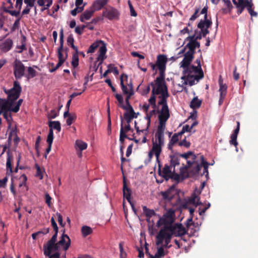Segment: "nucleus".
I'll return each instance as SVG.
<instances>
[{
  "label": "nucleus",
  "mask_w": 258,
  "mask_h": 258,
  "mask_svg": "<svg viewBox=\"0 0 258 258\" xmlns=\"http://www.w3.org/2000/svg\"><path fill=\"white\" fill-rule=\"evenodd\" d=\"M108 68L110 69L111 72H113L115 75H118L119 74L117 68L114 66L112 64H109L108 66Z\"/></svg>",
  "instance_id": "nucleus-62"
},
{
  "label": "nucleus",
  "mask_w": 258,
  "mask_h": 258,
  "mask_svg": "<svg viewBox=\"0 0 258 258\" xmlns=\"http://www.w3.org/2000/svg\"><path fill=\"white\" fill-rule=\"evenodd\" d=\"M134 114H135V113H133L132 114V113H131L125 112L123 114L124 119L125 120V121H126L127 123H128V124L130 123L132 121V120L133 118H137V116H134Z\"/></svg>",
  "instance_id": "nucleus-45"
},
{
  "label": "nucleus",
  "mask_w": 258,
  "mask_h": 258,
  "mask_svg": "<svg viewBox=\"0 0 258 258\" xmlns=\"http://www.w3.org/2000/svg\"><path fill=\"white\" fill-rule=\"evenodd\" d=\"M44 247L45 248L44 252V254L46 256H48L49 258H60V253L58 252H56L52 254H51V252L48 254V243H47L46 246L44 245Z\"/></svg>",
  "instance_id": "nucleus-41"
},
{
  "label": "nucleus",
  "mask_w": 258,
  "mask_h": 258,
  "mask_svg": "<svg viewBox=\"0 0 258 258\" xmlns=\"http://www.w3.org/2000/svg\"><path fill=\"white\" fill-rule=\"evenodd\" d=\"M64 232V231H63ZM57 238H56L52 243H50V240L47 242L48 243V254H49L52 250L56 251L60 249V246L63 247L64 250H67L71 245V239L69 236L64 233L60 238V240L56 243Z\"/></svg>",
  "instance_id": "nucleus-4"
},
{
  "label": "nucleus",
  "mask_w": 258,
  "mask_h": 258,
  "mask_svg": "<svg viewBox=\"0 0 258 258\" xmlns=\"http://www.w3.org/2000/svg\"><path fill=\"white\" fill-rule=\"evenodd\" d=\"M168 223V221L163 216L162 218H160L159 220L157 222V226L159 227L162 225H163V227L161 229H164L165 227H168L169 225H171Z\"/></svg>",
  "instance_id": "nucleus-38"
},
{
  "label": "nucleus",
  "mask_w": 258,
  "mask_h": 258,
  "mask_svg": "<svg viewBox=\"0 0 258 258\" xmlns=\"http://www.w3.org/2000/svg\"><path fill=\"white\" fill-rule=\"evenodd\" d=\"M194 54L195 53L192 51H190L189 49L184 54L183 59L180 62V67L184 69L183 76H185L188 74L187 71H189L190 66V64L194 58Z\"/></svg>",
  "instance_id": "nucleus-8"
},
{
  "label": "nucleus",
  "mask_w": 258,
  "mask_h": 258,
  "mask_svg": "<svg viewBox=\"0 0 258 258\" xmlns=\"http://www.w3.org/2000/svg\"><path fill=\"white\" fill-rule=\"evenodd\" d=\"M124 77L126 79H127V76L125 74H122L120 77V86L121 87V89L122 90V92L123 94H130V90H128L126 86H125L123 83V78Z\"/></svg>",
  "instance_id": "nucleus-32"
},
{
  "label": "nucleus",
  "mask_w": 258,
  "mask_h": 258,
  "mask_svg": "<svg viewBox=\"0 0 258 258\" xmlns=\"http://www.w3.org/2000/svg\"><path fill=\"white\" fill-rule=\"evenodd\" d=\"M122 190L123 198H125L127 202H130V200H131L132 190L127 186L125 177H123Z\"/></svg>",
  "instance_id": "nucleus-18"
},
{
  "label": "nucleus",
  "mask_w": 258,
  "mask_h": 258,
  "mask_svg": "<svg viewBox=\"0 0 258 258\" xmlns=\"http://www.w3.org/2000/svg\"><path fill=\"white\" fill-rule=\"evenodd\" d=\"M103 15L110 20L118 19L119 13L118 11L111 7L109 10H106L103 12Z\"/></svg>",
  "instance_id": "nucleus-16"
},
{
  "label": "nucleus",
  "mask_w": 258,
  "mask_h": 258,
  "mask_svg": "<svg viewBox=\"0 0 258 258\" xmlns=\"http://www.w3.org/2000/svg\"><path fill=\"white\" fill-rule=\"evenodd\" d=\"M202 100L198 99V96L194 97L190 103V107L192 109H197L201 107Z\"/></svg>",
  "instance_id": "nucleus-27"
},
{
  "label": "nucleus",
  "mask_w": 258,
  "mask_h": 258,
  "mask_svg": "<svg viewBox=\"0 0 258 258\" xmlns=\"http://www.w3.org/2000/svg\"><path fill=\"white\" fill-rule=\"evenodd\" d=\"M53 140V132L51 130H49V133L47 138V143L48 145H52Z\"/></svg>",
  "instance_id": "nucleus-54"
},
{
  "label": "nucleus",
  "mask_w": 258,
  "mask_h": 258,
  "mask_svg": "<svg viewBox=\"0 0 258 258\" xmlns=\"http://www.w3.org/2000/svg\"><path fill=\"white\" fill-rule=\"evenodd\" d=\"M13 44V42L12 40L11 39L8 38L0 45V49L2 51L7 52L12 48Z\"/></svg>",
  "instance_id": "nucleus-17"
},
{
  "label": "nucleus",
  "mask_w": 258,
  "mask_h": 258,
  "mask_svg": "<svg viewBox=\"0 0 258 258\" xmlns=\"http://www.w3.org/2000/svg\"><path fill=\"white\" fill-rule=\"evenodd\" d=\"M7 158L6 163V168L7 170V173L9 172V174H11L13 172L12 161L13 159V156L12 153L9 151L7 152Z\"/></svg>",
  "instance_id": "nucleus-23"
},
{
  "label": "nucleus",
  "mask_w": 258,
  "mask_h": 258,
  "mask_svg": "<svg viewBox=\"0 0 258 258\" xmlns=\"http://www.w3.org/2000/svg\"><path fill=\"white\" fill-rule=\"evenodd\" d=\"M200 158L202 160V164L203 167H204V173H207V174H208V168L209 163H208V162L205 161L204 157L203 155H200Z\"/></svg>",
  "instance_id": "nucleus-49"
},
{
  "label": "nucleus",
  "mask_w": 258,
  "mask_h": 258,
  "mask_svg": "<svg viewBox=\"0 0 258 258\" xmlns=\"http://www.w3.org/2000/svg\"><path fill=\"white\" fill-rule=\"evenodd\" d=\"M237 136L231 135L230 137V140L229 141L231 145H234L236 148L238 145V142H237Z\"/></svg>",
  "instance_id": "nucleus-58"
},
{
  "label": "nucleus",
  "mask_w": 258,
  "mask_h": 258,
  "mask_svg": "<svg viewBox=\"0 0 258 258\" xmlns=\"http://www.w3.org/2000/svg\"><path fill=\"white\" fill-rule=\"evenodd\" d=\"M143 210L144 214L147 217V221H149L152 216L156 215L154 210L148 209L146 206H144L143 207Z\"/></svg>",
  "instance_id": "nucleus-30"
},
{
  "label": "nucleus",
  "mask_w": 258,
  "mask_h": 258,
  "mask_svg": "<svg viewBox=\"0 0 258 258\" xmlns=\"http://www.w3.org/2000/svg\"><path fill=\"white\" fill-rule=\"evenodd\" d=\"M179 146H183L186 148H188L190 146V143L186 141V137L184 139L178 143Z\"/></svg>",
  "instance_id": "nucleus-57"
},
{
  "label": "nucleus",
  "mask_w": 258,
  "mask_h": 258,
  "mask_svg": "<svg viewBox=\"0 0 258 258\" xmlns=\"http://www.w3.org/2000/svg\"><path fill=\"white\" fill-rule=\"evenodd\" d=\"M165 75H159L154 82L150 83L152 87L151 96L148 100L153 108L157 107L156 104V95L168 91V88L165 82Z\"/></svg>",
  "instance_id": "nucleus-2"
},
{
  "label": "nucleus",
  "mask_w": 258,
  "mask_h": 258,
  "mask_svg": "<svg viewBox=\"0 0 258 258\" xmlns=\"http://www.w3.org/2000/svg\"><path fill=\"white\" fill-rule=\"evenodd\" d=\"M167 58L164 54H159L157 57L156 65L159 71V75H165Z\"/></svg>",
  "instance_id": "nucleus-12"
},
{
  "label": "nucleus",
  "mask_w": 258,
  "mask_h": 258,
  "mask_svg": "<svg viewBox=\"0 0 258 258\" xmlns=\"http://www.w3.org/2000/svg\"><path fill=\"white\" fill-rule=\"evenodd\" d=\"M58 113L54 109H52L48 114V118L49 119H53L58 116Z\"/></svg>",
  "instance_id": "nucleus-61"
},
{
  "label": "nucleus",
  "mask_w": 258,
  "mask_h": 258,
  "mask_svg": "<svg viewBox=\"0 0 258 258\" xmlns=\"http://www.w3.org/2000/svg\"><path fill=\"white\" fill-rule=\"evenodd\" d=\"M93 232L92 229L88 226H83L81 228V233L83 237H86Z\"/></svg>",
  "instance_id": "nucleus-35"
},
{
  "label": "nucleus",
  "mask_w": 258,
  "mask_h": 258,
  "mask_svg": "<svg viewBox=\"0 0 258 258\" xmlns=\"http://www.w3.org/2000/svg\"><path fill=\"white\" fill-rule=\"evenodd\" d=\"M77 116L76 114H73L68 117L67 119V124L68 125H71L76 119Z\"/></svg>",
  "instance_id": "nucleus-56"
},
{
  "label": "nucleus",
  "mask_w": 258,
  "mask_h": 258,
  "mask_svg": "<svg viewBox=\"0 0 258 258\" xmlns=\"http://www.w3.org/2000/svg\"><path fill=\"white\" fill-rule=\"evenodd\" d=\"M23 102V100L22 99H19L18 101L16 103L15 106L14 107H13V106H12L11 111L15 113L18 112L20 110V107Z\"/></svg>",
  "instance_id": "nucleus-47"
},
{
  "label": "nucleus",
  "mask_w": 258,
  "mask_h": 258,
  "mask_svg": "<svg viewBox=\"0 0 258 258\" xmlns=\"http://www.w3.org/2000/svg\"><path fill=\"white\" fill-rule=\"evenodd\" d=\"M75 145L76 148H78L80 151H82L87 148V144L81 140H77Z\"/></svg>",
  "instance_id": "nucleus-40"
},
{
  "label": "nucleus",
  "mask_w": 258,
  "mask_h": 258,
  "mask_svg": "<svg viewBox=\"0 0 258 258\" xmlns=\"http://www.w3.org/2000/svg\"><path fill=\"white\" fill-rule=\"evenodd\" d=\"M4 92L8 95L7 99L0 98V103L3 104V107L6 108L7 105L13 106L14 102L17 100L20 96L22 92V87L18 81L14 82L13 87L10 89H4Z\"/></svg>",
  "instance_id": "nucleus-3"
},
{
  "label": "nucleus",
  "mask_w": 258,
  "mask_h": 258,
  "mask_svg": "<svg viewBox=\"0 0 258 258\" xmlns=\"http://www.w3.org/2000/svg\"><path fill=\"white\" fill-rule=\"evenodd\" d=\"M13 138V141L15 145H17L20 141V138L17 136L16 127L12 128L9 135L8 141H10Z\"/></svg>",
  "instance_id": "nucleus-22"
},
{
  "label": "nucleus",
  "mask_w": 258,
  "mask_h": 258,
  "mask_svg": "<svg viewBox=\"0 0 258 258\" xmlns=\"http://www.w3.org/2000/svg\"><path fill=\"white\" fill-rule=\"evenodd\" d=\"M253 6V4L251 3L250 6H249L248 8H247V11H248L249 13L251 15V17H256L257 16V14L256 12H254L252 9V7Z\"/></svg>",
  "instance_id": "nucleus-64"
},
{
  "label": "nucleus",
  "mask_w": 258,
  "mask_h": 258,
  "mask_svg": "<svg viewBox=\"0 0 258 258\" xmlns=\"http://www.w3.org/2000/svg\"><path fill=\"white\" fill-rule=\"evenodd\" d=\"M186 47H188V49L190 50V51H192L195 53H196V49L197 48H200V43L198 41H196L191 44L186 45Z\"/></svg>",
  "instance_id": "nucleus-44"
},
{
  "label": "nucleus",
  "mask_w": 258,
  "mask_h": 258,
  "mask_svg": "<svg viewBox=\"0 0 258 258\" xmlns=\"http://www.w3.org/2000/svg\"><path fill=\"white\" fill-rule=\"evenodd\" d=\"M26 37L23 35L21 39V45H18L16 47V48L18 49V50L17 51V52L21 53L24 50H26L27 48L26 46Z\"/></svg>",
  "instance_id": "nucleus-33"
},
{
  "label": "nucleus",
  "mask_w": 258,
  "mask_h": 258,
  "mask_svg": "<svg viewBox=\"0 0 258 258\" xmlns=\"http://www.w3.org/2000/svg\"><path fill=\"white\" fill-rule=\"evenodd\" d=\"M212 24V22L210 20L208 21L201 20L200 22L198 24V27L199 28H204L205 26H206L207 28H209L211 27Z\"/></svg>",
  "instance_id": "nucleus-42"
},
{
  "label": "nucleus",
  "mask_w": 258,
  "mask_h": 258,
  "mask_svg": "<svg viewBox=\"0 0 258 258\" xmlns=\"http://www.w3.org/2000/svg\"><path fill=\"white\" fill-rule=\"evenodd\" d=\"M172 235L167 231V230L164 228V229H161L156 236V244L157 245L162 244L164 240H165V243L161 246H163V247L166 248H169L171 247V245H169V243L171 241V239Z\"/></svg>",
  "instance_id": "nucleus-6"
},
{
  "label": "nucleus",
  "mask_w": 258,
  "mask_h": 258,
  "mask_svg": "<svg viewBox=\"0 0 258 258\" xmlns=\"http://www.w3.org/2000/svg\"><path fill=\"white\" fill-rule=\"evenodd\" d=\"M121 121H122V118L121 117ZM127 138L126 134H125L124 132L123 131V123L122 122L121 123L120 135H119V141L121 144H123L124 141V139Z\"/></svg>",
  "instance_id": "nucleus-43"
},
{
  "label": "nucleus",
  "mask_w": 258,
  "mask_h": 258,
  "mask_svg": "<svg viewBox=\"0 0 258 258\" xmlns=\"http://www.w3.org/2000/svg\"><path fill=\"white\" fill-rule=\"evenodd\" d=\"M165 228L172 236H182L187 232L185 228L181 224H171L169 226Z\"/></svg>",
  "instance_id": "nucleus-10"
},
{
  "label": "nucleus",
  "mask_w": 258,
  "mask_h": 258,
  "mask_svg": "<svg viewBox=\"0 0 258 258\" xmlns=\"http://www.w3.org/2000/svg\"><path fill=\"white\" fill-rule=\"evenodd\" d=\"M179 174L181 176V180H183L185 178H188L189 175L187 172V166L180 167Z\"/></svg>",
  "instance_id": "nucleus-36"
},
{
  "label": "nucleus",
  "mask_w": 258,
  "mask_h": 258,
  "mask_svg": "<svg viewBox=\"0 0 258 258\" xmlns=\"http://www.w3.org/2000/svg\"><path fill=\"white\" fill-rule=\"evenodd\" d=\"M202 58V55L200 54V58H197L195 61L197 66L191 65L189 71H187L188 74L181 77V79L184 81L183 83V85L189 84V86H191L204 78V72L201 64V60Z\"/></svg>",
  "instance_id": "nucleus-1"
},
{
  "label": "nucleus",
  "mask_w": 258,
  "mask_h": 258,
  "mask_svg": "<svg viewBox=\"0 0 258 258\" xmlns=\"http://www.w3.org/2000/svg\"><path fill=\"white\" fill-rule=\"evenodd\" d=\"M21 18H19L16 21H15L13 25L12 28V31H14L15 30L19 28L20 25V21Z\"/></svg>",
  "instance_id": "nucleus-63"
},
{
  "label": "nucleus",
  "mask_w": 258,
  "mask_h": 258,
  "mask_svg": "<svg viewBox=\"0 0 258 258\" xmlns=\"http://www.w3.org/2000/svg\"><path fill=\"white\" fill-rule=\"evenodd\" d=\"M72 65L74 68H76L79 65V54L73 53L72 56Z\"/></svg>",
  "instance_id": "nucleus-48"
},
{
  "label": "nucleus",
  "mask_w": 258,
  "mask_h": 258,
  "mask_svg": "<svg viewBox=\"0 0 258 258\" xmlns=\"http://www.w3.org/2000/svg\"><path fill=\"white\" fill-rule=\"evenodd\" d=\"M162 146L157 144V143L154 142V141L153 140V146L151 150L154 152L157 162L160 161L159 156L162 152Z\"/></svg>",
  "instance_id": "nucleus-20"
},
{
  "label": "nucleus",
  "mask_w": 258,
  "mask_h": 258,
  "mask_svg": "<svg viewBox=\"0 0 258 258\" xmlns=\"http://www.w3.org/2000/svg\"><path fill=\"white\" fill-rule=\"evenodd\" d=\"M59 42L60 45L57 49V57L58 58V62L56 64V67H54L53 68H50L49 71L50 73L54 72L56 71L59 67H60L62 64L64 62L66 59L68 57V53H66V56L64 57L62 54V51L63 49V29H61L60 31L59 34Z\"/></svg>",
  "instance_id": "nucleus-5"
},
{
  "label": "nucleus",
  "mask_w": 258,
  "mask_h": 258,
  "mask_svg": "<svg viewBox=\"0 0 258 258\" xmlns=\"http://www.w3.org/2000/svg\"><path fill=\"white\" fill-rule=\"evenodd\" d=\"M196 34L190 35L186 37L185 39V41H188V43L186 45H190L192 43L195 42L196 41H197V39H196Z\"/></svg>",
  "instance_id": "nucleus-59"
},
{
  "label": "nucleus",
  "mask_w": 258,
  "mask_h": 258,
  "mask_svg": "<svg viewBox=\"0 0 258 258\" xmlns=\"http://www.w3.org/2000/svg\"><path fill=\"white\" fill-rule=\"evenodd\" d=\"M49 130L53 131V129L57 130L58 132L61 131L60 123L59 121H50L48 123Z\"/></svg>",
  "instance_id": "nucleus-31"
},
{
  "label": "nucleus",
  "mask_w": 258,
  "mask_h": 258,
  "mask_svg": "<svg viewBox=\"0 0 258 258\" xmlns=\"http://www.w3.org/2000/svg\"><path fill=\"white\" fill-rule=\"evenodd\" d=\"M120 107L122 109L125 110L126 111V113H135V111L132 106V105L130 104H128L126 105V106H125L124 105H120Z\"/></svg>",
  "instance_id": "nucleus-53"
},
{
  "label": "nucleus",
  "mask_w": 258,
  "mask_h": 258,
  "mask_svg": "<svg viewBox=\"0 0 258 258\" xmlns=\"http://www.w3.org/2000/svg\"><path fill=\"white\" fill-rule=\"evenodd\" d=\"M28 74L27 78H33L36 76V71L31 67L28 68L27 69Z\"/></svg>",
  "instance_id": "nucleus-51"
},
{
  "label": "nucleus",
  "mask_w": 258,
  "mask_h": 258,
  "mask_svg": "<svg viewBox=\"0 0 258 258\" xmlns=\"http://www.w3.org/2000/svg\"><path fill=\"white\" fill-rule=\"evenodd\" d=\"M160 96H159L160 100L158 101V105L163 106H168L167 104V98L169 97V94L168 91L163 92L160 94Z\"/></svg>",
  "instance_id": "nucleus-24"
},
{
  "label": "nucleus",
  "mask_w": 258,
  "mask_h": 258,
  "mask_svg": "<svg viewBox=\"0 0 258 258\" xmlns=\"http://www.w3.org/2000/svg\"><path fill=\"white\" fill-rule=\"evenodd\" d=\"M12 106L7 105V107L4 108L3 107V104L1 103V111H3L2 114L4 117L7 120L8 123V128H10L12 125V121L13 120L12 116L11 113H9V111H11Z\"/></svg>",
  "instance_id": "nucleus-13"
},
{
  "label": "nucleus",
  "mask_w": 258,
  "mask_h": 258,
  "mask_svg": "<svg viewBox=\"0 0 258 258\" xmlns=\"http://www.w3.org/2000/svg\"><path fill=\"white\" fill-rule=\"evenodd\" d=\"M50 221H51V225H52V227L53 228L54 230L55 231V233L54 234V235L52 236V237L50 239V243H52L53 242H54L55 239L56 238H57V237L58 228L57 224L55 222L53 217H51Z\"/></svg>",
  "instance_id": "nucleus-28"
},
{
  "label": "nucleus",
  "mask_w": 258,
  "mask_h": 258,
  "mask_svg": "<svg viewBox=\"0 0 258 258\" xmlns=\"http://www.w3.org/2000/svg\"><path fill=\"white\" fill-rule=\"evenodd\" d=\"M179 156V154H174L173 155H170L169 157L170 158V165L171 167H173L174 168L176 165L179 164V159L178 157Z\"/></svg>",
  "instance_id": "nucleus-26"
},
{
  "label": "nucleus",
  "mask_w": 258,
  "mask_h": 258,
  "mask_svg": "<svg viewBox=\"0 0 258 258\" xmlns=\"http://www.w3.org/2000/svg\"><path fill=\"white\" fill-rule=\"evenodd\" d=\"M158 163V174L166 181H168L170 178L172 172L171 166L166 164L162 168V163L160 161Z\"/></svg>",
  "instance_id": "nucleus-9"
},
{
  "label": "nucleus",
  "mask_w": 258,
  "mask_h": 258,
  "mask_svg": "<svg viewBox=\"0 0 258 258\" xmlns=\"http://www.w3.org/2000/svg\"><path fill=\"white\" fill-rule=\"evenodd\" d=\"M189 202L196 207L202 205V203L200 202V198L195 194L192 195L191 198L189 200Z\"/></svg>",
  "instance_id": "nucleus-37"
},
{
  "label": "nucleus",
  "mask_w": 258,
  "mask_h": 258,
  "mask_svg": "<svg viewBox=\"0 0 258 258\" xmlns=\"http://www.w3.org/2000/svg\"><path fill=\"white\" fill-rule=\"evenodd\" d=\"M119 251H120V254H119L120 258H126V253L124 250L122 242L119 243Z\"/></svg>",
  "instance_id": "nucleus-55"
},
{
  "label": "nucleus",
  "mask_w": 258,
  "mask_h": 258,
  "mask_svg": "<svg viewBox=\"0 0 258 258\" xmlns=\"http://www.w3.org/2000/svg\"><path fill=\"white\" fill-rule=\"evenodd\" d=\"M170 179L174 180L177 183H178L180 180H181L180 174L176 173L174 169L171 173V178Z\"/></svg>",
  "instance_id": "nucleus-50"
},
{
  "label": "nucleus",
  "mask_w": 258,
  "mask_h": 258,
  "mask_svg": "<svg viewBox=\"0 0 258 258\" xmlns=\"http://www.w3.org/2000/svg\"><path fill=\"white\" fill-rule=\"evenodd\" d=\"M14 75L17 80L21 79L25 76V67L21 60L16 59L13 62Z\"/></svg>",
  "instance_id": "nucleus-11"
},
{
  "label": "nucleus",
  "mask_w": 258,
  "mask_h": 258,
  "mask_svg": "<svg viewBox=\"0 0 258 258\" xmlns=\"http://www.w3.org/2000/svg\"><path fill=\"white\" fill-rule=\"evenodd\" d=\"M94 12V10L90 7L89 9L85 11L84 13L80 16V21L82 22H84L85 20H89L93 16Z\"/></svg>",
  "instance_id": "nucleus-21"
},
{
  "label": "nucleus",
  "mask_w": 258,
  "mask_h": 258,
  "mask_svg": "<svg viewBox=\"0 0 258 258\" xmlns=\"http://www.w3.org/2000/svg\"><path fill=\"white\" fill-rule=\"evenodd\" d=\"M101 44V46L99 49V54L97 57L98 60H101V62L106 58L105 56L107 48L105 43L102 40H98L92 44L88 50H87L88 53H92L94 52L95 50Z\"/></svg>",
  "instance_id": "nucleus-7"
},
{
  "label": "nucleus",
  "mask_w": 258,
  "mask_h": 258,
  "mask_svg": "<svg viewBox=\"0 0 258 258\" xmlns=\"http://www.w3.org/2000/svg\"><path fill=\"white\" fill-rule=\"evenodd\" d=\"M176 194L175 185H172L166 191L162 192L161 195L164 200L171 201L174 198Z\"/></svg>",
  "instance_id": "nucleus-15"
},
{
  "label": "nucleus",
  "mask_w": 258,
  "mask_h": 258,
  "mask_svg": "<svg viewBox=\"0 0 258 258\" xmlns=\"http://www.w3.org/2000/svg\"><path fill=\"white\" fill-rule=\"evenodd\" d=\"M156 140L154 142L162 146L164 145V134H155Z\"/></svg>",
  "instance_id": "nucleus-39"
},
{
  "label": "nucleus",
  "mask_w": 258,
  "mask_h": 258,
  "mask_svg": "<svg viewBox=\"0 0 258 258\" xmlns=\"http://www.w3.org/2000/svg\"><path fill=\"white\" fill-rule=\"evenodd\" d=\"M159 113L158 119L161 120L167 121L170 117V111L168 106H163L160 110H157Z\"/></svg>",
  "instance_id": "nucleus-14"
},
{
  "label": "nucleus",
  "mask_w": 258,
  "mask_h": 258,
  "mask_svg": "<svg viewBox=\"0 0 258 258\" xmlns=\"http://www.w3.org/2000/svg\"><path fill=\"white\" fill-rule=\"evenodd\" d=\"M108 0H95L91 7L94 11H99L108 3Z\"/></svg>",
  "instance_id": "nucleus-19"
},
{
  "label": "nucleus",
  "mask_w": 258,
  "mask_h": 258,
  "mask_svg": "<svg viewBox=\"0 0 258 258\" xmlns=\"http://www.w3.org/2000/svg\"><path fill=\"white\" fill-rule=\"evenodd\" d=\"M166 121L159 120V125L156 133L164 134Z\"/></svg>",
  "instance_id": "nucleus-34"
},
{
  "label": "nucleus",
  "mask_w": 258,
  "mask_h": 258,
  "mask_svg": "<svg viewBox=\"0 0 258 258\" xmlns=\"http://www.w3.org/2000/svg\"><path fill=\"white\" fill-rule=\"evenodd\" d=\"M251 2H249L248 0H238V3L236 7L248 8Z\"/></svg>",
  "instance_id": "nucleus-46"
},
{
  "label": "nucleus",
  "mask_w": 258,
  "mask_h": 258,
  "mask_svg": "<svg viewBox=\"0 0 258 258\" xmlns=\"http://www.w3.org/2000/svg\"><path fill=\"white\" fill-rule=\"evenodd\" d=\"M179 137L176 135V134L175 133L173 134L168 144L167 148L168 150L171 151H173V147L175 144L178 143L179 141Z\"/></svg>",
  "instance_id": "nucleus-29"
},
{
  "label": "nucleus",
  "mask_w": 258,
  "mask_h": 258,
  "mask_svg": "<svg viewBox=\"0 0 258 258\" xmlns=\"http://www.w3.org/2000/svg\"><path fill=\"white\" fill-rule=\"evenodd\" d=\"M163 246H161L158 248L157 251L155 254V256L158 258H161L165 255Z\"/></svg>",
  "instance_id": "nucleus-52"
},
{
  "label": "nucleus",
  "mask_w": 258,
  "mask_h": 258,
  "mask_svg": "<svg viewBox=\"0 0 258 258\" xmlns=\"http://www.w3.org/2000/svg\"><path fill=\"white\" fill-rule=\"evenodd\" d=\"M174 216L175 212L171 209L168 210L163 215V217L166 219L168 223L170 224H172L173 223L174 221Z\"/></svg>",
  "instance_id": "nucleus-25"
},
{
  "label": "nucleus",
  "mask_w": 258,
  "mask_h": 258,
  "mask_svg": "<svg viewBox=\"0 0 258 258\" xmlns=\"http://www.w3.org/2000/svg\"><path fill=\"white\" fill-rule=\"evenodd\" d=\"M36 168L37 171L35 176L39 177L40 179H42L43 176L40 167L38 165H36Z\"/></svg>",
  "instance_id": "nucleus-60"
}]
</instances>
